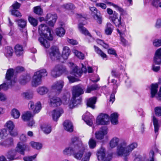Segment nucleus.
<instances>
[{"instance_id": "1", "label": "nucleus", "mask_w": 161, "mask_h": 161, "mask_svg": "<svg viewBox=\"0 0 161 161\" xmlns=\"http://www.w3.org/2000/svg\"><path fill=\"white\" fill-rule=\"evenodd\" d=\"M110 147L113 148L118 146L116 152V154L119 156L123 157L124 161H129L127 157L131 152L138 147V143L136 142H132L128 145L127 142L124 140H120L116 137H113L109 143Z\"/></svg>"}, {"instance_id": "2", "label": "nucleus", "mask_w": 161, "mask_h": 161, "mask_svg": "<svg viewBox=\"0 0 161 161\" xmlns=\"http://www.w3.org/2000/svg\"><path fill=\"white\" fill-rule=\"evenodd\" d=\"M70 50L67 46L64 47L63 48L61 55L58 48L56 46L52 47L49 51L51 58L52 60H56L62 63L68 59L70 53Z\"/></svg>"}, {"instance_id": "3", "label": "nucleus", "mask_w": 161, "mask_h": 161, "mask_svg": "<svg viewBox=\"0 0 161 161\" xmlns=\"http://www.w3.org/2000/svg\"><path fill=\"white\" fill-rule=\"evenodd\" d=\"M39 32L41 36L38 40L45 47L47 48L50 46V43L47 40L51 41L53 37L48 27L44 24H41L38 27Z\"/></svg>"}, {"instance_id": "4", "label": "nucleus", "mask_w": 161, "mask_h": 161, "mask_svg": "<svg viewBox=\"0 0 161 161\" xmlns=\"http://www.w3.org/2000/svg\"><path fill=\"white\" fill-rule=\"evenodd\" d=\"M14 70L13 69H10L7 70L6 75L7 82L0 85V90L1 89L4 90H6L14 85L16 81L15 80H12L11 79L14 74ZM6 99V96L4 94L0 92V101L4 102L5 101Z\"/></svg>"}, {"instance_id": "5", "label": "nucleus", "mask_w": 161, "mask_h": 161, "mask_svg": "<svg viewBox=\"0 0 161 161\" xmlns=\"http://www.w3.org/2000/svg\"><path fill=\"white\" fill-rule=\"evenodd\" d=\"M83 93L84 91L82 86L78 85L73 87L72 91L73 97L69 105L70 108H72L80 103V100L79 99L75 100V99L77 97H79Z\"/></svg>"}, {"instance_id": "6", "label": "nucleus", "mask_w": 161, "mask_h": 161, "mask_svg": "<svg viewBox=\"0 0 161 161\" xmlns=\"http://www.w3.org/2000/svg\"><path fill=\"white\" fill-rule=\"evenodd\" d=\"M27 147V146L26 144L22 142H19L15 150H11L8 152L7 155V158L9 160H13L18 159V157H16V152L24 155V151Z\"/></svg>"}, {"instance_id": "7", "label": "nucleus", "mask_w": 161, "mask_h": 161, "mask_svg": "<svg viewBox=\"0 0 161 161\" xmlns=\"http://www.w3.org/2000/svg\"><path fill=\"white\" fill-rule=\"evenodd\" d=\"M47 73L46 69H42L35 72L32 81V85L36 86L40 85L42 82V78L47 76Z\"/></svg>"}, {"instance_id": "8", "label": "nucleus", "mask_w": 161, "mask_h": 161, "mask_svg": "<svg viewBox=\"0 0 161 161\" xmlns=\"http://www.w3.org/2000/svg\"><path fill=\"white\" fill-rule=\"evenodd\" d=\"M86 148L87 146L83 144L81 142H79L77 145L75 146V152L73 155L74 157L78 160L81 159Z\"/></svg>"}, {"instance_id": "9", "label": "nucleus", "mask_w": 161, "mask_h": 161, "mask_svg": "<svg viewBox=\"0 0 161 161\" xmlns=\"http://www.w3.org/2000/svg\"><path fill=\"white\" fill-rule=\"evenodd\" d=\"M113 154V153H111L105 157L106 149L103 147H101L98 149L97 153V156L99 161H110L112 158Z\"/></svg>"}, {"instance_id": "10", "label": "nucleus", "mask_w": 161, "mask_h": 161, "mask_svg": "<svg viewBox=\"0 0 161 161\" xmlns=\"http://www.w3.org/2000/svg\"><path fill=\"white\" fill-rule=\"evenodd\" d=\"M82 65V67L80 70V69H78V67L73 63L69 62L68 66L71 70V74L76 77H80L81 76L82 72H86L87 70L86 67L83 65V64Z\"/></svg>"}, {"instance_id": "11", "label": "nucleus", "mask_w": 161, "mask_h": 161, "mask_svg": "<svg viewBox=\"0 0 161 161\" xmlns=\"http://www.w3.org/2000/svg\"><path fill=\"white\" fill-rule=\"evenodd\" d=\"M66 71V67L62 64L56 65L52 70L51 75L54 77H57Z\"/></svg>"}, {"instance_id": "12", "label": "nucleus", "mask_w": 161, "mask_h": 161, "mask_svg": "<svg viewBox=\"0 0 161 161\" xmlns=\"http://www.w3.org/2000/svg\"><path fill=\"white\" fill-rule=\"evenodd\" d=\"M158 88V85L157 83L152 84L151 88V97H155L158 100L161 101V87L160 88L159 92L157 93Z\"/></svg>"}, {"instance_id": "13", "label": "nucleus", "mask_w": 161, "mask_h": 161, "mask_svg": "<svg viewBox=\"0 0 161 161\" xmlns=\"http://www.w3.org/2000/svg\"><path fill=\"white\" fill-rule=\"evenodd\" d=\"M123 13H126L125 11L124 12L122 13V14H120V15L123 14ZM109 18L116 27H119L120 26H121L122 23L121 16L119 17L118 14L115 11H114V14L110 16Z\"/></svg>"}, {"instance_id": "14", "label": "nucleus", "mask_w": 161, "mask_h": 161, "mask_svg": "<svg viewBox=\"0 0 161 161\" xmlns=\"http://www.w3.org/2000/svg\"><path fill=\"white\" fill-rule=\"evenodd\" d=\"M109 119V117L108 115L101 114L97 117L96 122L98 125H106L108 124Z\"/></svg>"}, {"instance_id": "15", "label": "nucleus", "mask_w": 161, "mask_h": 161, "mask_svg": "<svg viewBox=\"0 0 161 161\" xmlns=\"http://www.w3.org/2000/svg\"><path fill=\"white\" fill-rule=\"evenodd\" d=\"M28 107L30 109L32 110L34 113H37L42 108V104L40 102H37L35 105L34 102L31 101L28 103Z\"/></svg>"}, {"instance_id": "16", "label": "nucleus", "mask_w": 161, "mask_h": 161, "mask_svg": "<svg viewBox=\"0 0 161 161\" xmlns=\"http://www.w3.org/2000/svg\"><path fill=\"white\" fill-rule=\"evenodd\" d=\"M49 103L51 106L55 107L60 106L62 102L59 97L55 96L50 98Z\"/></svg>"}, {"instance_id": "17", "label": "nucleus", "mask_w": 161, "mask_h": 161, "mask_svg": "<svg viewBox=\"0 0 161 161\" xmlns=\"http://www.w3.org/2000/svg\"><path fill=\"white\" fill-rule=\"evenodd\" d=\"M108 132V128L106 126L102 127L100 130L96 132L95 134L96 138L99 140L103 139L104 136L106 135Z\"/></svg>"}, {"instance_id": "18", "label": "nucleus", "mask_w": 161, "mask_h": 161, "mask_svg": "<svg viewBox=\"0 0 161 161\" xmlns=\"http://www.w3.org/2000/svg\"><path fill=\"white\" fill-rule=\"evenodd\" d=\"M153 63L158 65H161V47L156 51L153 57Z\"/></svg>"}, {"instance_id": "19", "label": "nucleus", "mask_w": 161, "mask_h": 161, "mask_svg": "<svg viewBox=\"0 0 161 161\" xmlns=\"http://www.w3.org/2000/svg\"><path fill=\"white\" fill-rule=\"evenodd\" d=\"M57 18V16L56 14H48L46 17L45 20H49L48 22L49 25L50 26H54Z\"/></svg>"}, {"instance_id": "20", "label": "nucleus", "mask_w": 161, "mask_h": 161, "mask_svg": "<svg viewBox=\"0 0 161 161\" xmlns=\"http://www.w3.org/2000/svg\"><path fill=\"white\" fill-rule=\"evenodd\" d=\"M64 84V82L62 80L55 82L52 86V89L55 91L60 92L63 88Z\"/></svg>"}, {"instance_id": "21", "label": "nucleus", "mask_w": 161, "mask_h": 161, "mask_svg": "<svg viewBox=\"0 0 161 161\" xmlns=\"http://www.w3.org/2000/svg\"><path fill=\"white\" fill-rule=\"evenodd\" d=\"M63 113L62 109L58 108L53 110L51 112V114L53 120L57 121Z\"/></svg>"}, {"instance_id": "22", "label": "nucleus", "mask_w": 161, "mask_h": 161, "mask_svg": "<svg viewBox=\"0 0 161 161\" xmlns=\"http://www.w3.org/2000/svg\"><path fill=\"white\" fill-rule=\"evenodd\" d=\"M114 28V26L110 23H107L104 29L105 34L107 35H111L113 31Z\"/></svg>"}, {"instance_id": "23", "label": "nucleus", "mask_w": 161, "mask_h": 161, "mask_svg": "<svg viewBox=\"0 0 161 161\" xmlns=\"http://www.w3.org/2000/svg\"><path fill=\"white\" fill-rule=\"evenodd\" d=\"M90 114L88 112L86 114H84L82 116V119L86 122V124L89 126H91L92 124L93 117L92 116H89Z\"/></svg>"}, {"instance_id": "24", "label": "nucleus", "mask_w": 161, "mask_h": 161, "mask_svg": "<svg viewBox=\"0 0 161 161\" xmlns=\"http://www.w3.org/2000/svg\"><path fill=\"white\" fill-rule=\"evenodd\" d=\"M64 129L67 131L72 132L73 131V125L72 122L69 120H66L64 123Z\"/></svg>"}, {"instance_id": "25", "label": "nucleus", "mask_w": 161, "mask_h": 161, "mask_svg": "<svg viewBox=\"0 0 161 161\" xmlns=\"http://www.w3.org/2000/svg\"><path fill=\"white\" fill-rule=\"evenodd\" d=\"M75 152V146H71L66 147L63 151V153L66 155L71 156L73 155Z\"/></svg>"}, {"instance_id": "26", "label": "nucleus", "mask_w": 161, "mask_h": 161, "mask_svg": "<svg viewBox=\"0 0 161 161\" xmlns=\"http://www.w3.org/2000/svg\"><path fill=\"white\" fill-rule=\"evenodd\" d=\"M78 29L80 31L82 34L85 35H88L90 37V39L92 40H93L92 37L91 35L89 33L87 29L83 27V25L81 23H80L78 25Z\"/></svg>"}, {"instance_id": "27", "label": "nucleus", "mask_w": 161, "mask_h": 161, "mask_svg": "<svg viewBox=\"0 0 161 161\" xmlns=\"http://www.w3.org/2000/svg\"><path fill=\"white\" fill-rule=\"evenodd\" d=\"M117 32L120 35V43L124 46H126L128 45V43L127 40L124 37L125 34L124 33L121 32L119 29L117 30Z\"/></svg>"}, {"instance_id": "28", "label": "nucleus", "mask_w": 161, "mask_h": 161, "mask_svg": "<svg viewBox=\"0 0 161 161\" xmlns=\"http://www.w3.org/2000/svg\"><path fill=\"white\" fill-rule=\"evenodd\" d=\"M21 96L25 99H30L33 97V92L31 91H27L22 93L21 94Z\"/></svg>"}, {"instance_id": "29", "label": "nucleus", "mask_w": 161, "mask_h": 161, "mask_svg": "<svg viewBox=\"0 0 161 161\" xmlns=\"http://www.w3.org/2000/svg\"><path fill=\"white\" fill-rule=\"evenodd\" d=\"M15 53L18 56L22 55L23 53V49L22 47L19 44L16 45L14 47Z\"/></svg>"}, {"instance_id": "30", "label": "nucleus", "mask_w": 161, "mask_h": 161, "mask_svg": "<svg viewBox=\"0 0 161 161\" xmlns=\"http://www.w3.org/2000/svg\"><path fill=\"white\" fill-rule=\"evenodd\" d=\"M118 115L117 113L112 114L110 116V121L111 123L114 125H116L118 123Z\"/></svg>"}, {"instance_id": "31", "label": "nucleus", "mask_w": 161, "mask_h": 161, "mask_svg": "<svg viewBox=\"0 0 161 161\" xmlns=\"http://www.w3.org/2000/svg\"><path fill=\"white\" fill-rule=\"evenodd\" d=\"M37 93L42 95L47 94L48 92V89L45 86H40L38 87L36 89Z\"/></svg>"}, {"instance_id": "32", "label": "nucleus", "mask_w": 161, "mask_h": 161, "mask_svg": "<svg viewBox=\"0 0 161 161\" xmlns=\"http://www.w3.org/2000/svg\"><path fill=\"white\" fill-rule=\"evenodd\" d=\"M96 98L93 97L90 98L87 101V106L94 109L95 108V104L96 102Z\"/></svg>"}, {"instance_id": "33", "label": "nucleus", "mask_w": 161, "mask_h": 161, "mask_svg": "<svg viewBox=\"0 0 161 161\" xmlns=\"http://www.w3.org/2000/svg\"><path fill=\"white\" fill-rule=\"evenodd\" d=\"M11 116L14 119H18L20 116L19 111L16 108H13L10 112Z\"/></svg>"}, {"instance_id": "34", "label": "nucleus", "mask_w": 161, "mask_h": 161, "mask_svg": "<svg viewBox=\"0 0 161 161\" xmlns=\"http://www.w3.org/2000/svg\"><path fill=\"white\" fill-rule=\"evenodd\" d=\"M32 117V115L31 113L29 111L24 113L21 116L22 119L25 121L29 120Z\"/></svg>"}, {"instance_id": "35", "label": "nucleus", "mask_w": 161, "mask_h": 161, "mask_svg": "<svg viewBox=\"0 0 161 161\" xmlns=\"http://www.w3.org/2000/svg\"><path fill=\"white\" fill-rule=\"evenodd\" d=\"M43 132L46 134L50 133L52 131L51 126L50 125H44L41 127Z\"/></svg>"}, {"instance_id": "36", "label": "nucleus", "mask_w": 161, "mask_h": 161, "mask_svg": "<svg viewBox=\"0 0 161 161\" xmlns=\"http://www.w3.org/2000/svg\"><path fill=\"white\" fill-rule=\"evenodd\" d=\"M105 3L109 6H112L116 10H118L120 12L121 14H122V12H124V10L121 8L117 4H114L112 2L108 1H106Z\"/></svg>"}, {"instance_id": "37", "label": "nucleus", "mask_w": 161, "mask_h": 161, "mask_svg": "<svg viewBox=\"0 0 161 161\" xmlns=\"http://www.w3.org/2000/svg\"><path fill=\"white\" fill-rule=\"evenodd\" d=\"M152 120L154 127L155 132V133H156L158 132L159 127L158 120L154 116H153V117Z\"/></svg>"}, {"instance_id": "38", "label": "nucleus", "mask_w": 161, "mask_h": 161, "mask_svg": "<svg viewBox=\"0 0 161 161\" xmlns=\"http://www.w3.org/2000/svg\"><path fill=\"white\" fill-rule=\"evenodd\" d=\"M95 52L99 56H101L103 58H107V56L106 54L104 53L98 47L96 46H94Z\"/></svg>"}, {"instance_id": "39", "label": "nucleus", "mask_w": 161, "mask_h": 161, "mask_svg": "<svg viewBox=\"0 0 161 161\" xmlns=\"http://www.w3.org/2000/svg\"><path fill=\"white\" fill-rule=\"evenodd\" d=\"M14 52L13 50L10 47H7L5 49V55L7 57H10L13 55Z\"/></svg>"}, {"instance_id": "40", "label": "nucleus", "mask_w": 161, "mask_h": 161, "mask_svg": "<svg viewBox=\"0 0 161 161\" xmlns=\"http://www.w3.org/2000/svg\"><path fill=\"white\" fill-rule=\"evenodd\" d=\"M56 33L59 36L62 37L65 34V30L63 27L58 28L56 29Z\"/></svg>"}, {"instance_id": "41", "label": "nucleus", "mask_w": 161, "mask_h": 161, "mask_svg": "<svg viewBox=\"0 0 161 161\" xmlns=\"http://www.w3.org/2000/svg\"><path fill=\"white\" fill-rule=\"evenodd\" d=\"M98 88V86L97 84L88 86L87 89L85 91V92L87 93H89L92 91L97 90Z\"/></svg>"}, {"instance_id": "42", "label": "nucleus", "mask_w": 161, "mask_h": 161, "mask_svg": "<svg viewBox=\"0 0 161 161\" xmlns=\"http://www.w3.org/2000/svg\"><path fill=\"white\" fill-rule=\"evenodd\" d=\"M15 21L17 22L19 26L21 28H24L26 25L27 22L26 20L21 19L18 20H16Z\"/></svg>"}, {"instance_id": "43", "label": "nucleus", "mask_w": 161, "mask_h": 161, "mask_svg": "<svg viewBox=\"0 0 161 161\" xmlns=\"http://www.w3.org/2000/svg\"><path fill=\"white\" fill-rule=\"evenodd\" d=\"M30 144L32 147L36 149H40L42 147V144L39 142H31L30 143Z\"/></svg>"}, {"instance_id": "44", "label": "nucleus", "mask_w": 161, "mask_h": 161, "mask_svg": "<svg viewBox=\"0 0 161 161\" xmlns=\"http://www.w3.org/2000/svg\"><path fill=\"white\" fill-rule=\"evenodd\" d=\"M13 142V139L12 138H8L5 141L1 143V145L5 146H8L11 145Z\"/></svg>"}, {"instance_id": "45", "label": "nucleus", "mask_w": 161, "mask_h": 161, "mask_svg": "<svg viewBox=\"0 0 161 161\" xmlns=\"http://www.w3.org/2000/svg\"><path fill=\"white\" fill-rule=\"evenodd\" d=\"M84 152H85V153L84 154V157L82 158L83 161H89L92 154V153L90 151H85Z\"/></svg>"}, {"instance_id": "46", "label": "nucleus", "mask_w": 161, "mask_h": 161, "mask_svg": "<svg viewBox=\"0 0 161 161\" xmlns=\"http://www.w3.org/2000/svg\"><path fill=\"white\" fill-rule=\"evenodd\" d=\"M8 135L7 130L5 129H3L0 130V139H4Z\"/></svg>"}, {"instance_id": "47", "label": "nucleus", "mask_w": 161, "mask_h": 161, "mask_svg": "<svg viewBox=\"0 0 161 161\" xmlns=\"http://www.w3.org/2000/svg\"><path fill=\"white\" fill-rule=\"evenodd\" d=\"M5 126L9 130H13L14 127V125L13 122L11 120H9L7 122L5 125Z\"/></svg>"}, {"instance_id": "48", "label": "nucleus", "mask_w": 161, "mask_h": 161, "mask_svg": "<svg viewBox=\"0 0 161 161\" xmlns=\"http://www.w3.org/2000/svg\"><path fill=\"white\" fill-rule=\"evenodd\" d=\"M28 20L30 24L34 26H36L38 24L37 20L31 16H29Z\"/></svg>"}, {"instance_id": "49", "label": "nucleus", "mask_w": 161, "mask_h": 161, "mask_svg": "<svg viewBox=\"0 0 161 161\" xmlns=\"http://www.w3.org/2000/svg\"><path fill=\"white\" fill-rule=\"evenodd\" d=\"M30 80V77L28 76H22L20 77L19 81L20 83L24 85L28 82Z\"/></svg>"}, {"instance_id": "50", "label": "nucleus", "mask_w": 161, "mask_h": 161, "mask_svg": "<svg viewBox=\"0 0 161 161\" xmlns=\"http://www.w3.org/2000/svg\"><path fill=\"white\" fill-rule=\"evenodd\" d=\"M73 53L75 56L80 59H83L84 58V54L76 50H74L73 51Z\"/></svg>"}, {"instance_id": "51", "label": "nucleus", "mask_w": 161, "mask_h": 161, "mask_svg": "<svg viewBox=\"0 0 161 161\" xmlns=\"http://www.w3.org/2000/svg\"><path fill=\"white\" fill-rule=\"evenodd\" d=\"M89 9L91 12V14H93L94 18L95 16L98 14V13L100 14V12H98L97 9L94 7H90Z\"/></svg>"}, {"instance_id": "52", "label": "nucleus", "mask_w": 161, "mask_h": 161, "mask_svg": "<svg viewBox=\"0 0 161 161\" xmlns=\"http://www.w3.org/2000/svg\"><path fill=\"white\" fill-rule=\"evenodd\" d=\"M34 12L36 14L41 15L43 13V11L40 6H37L34 8Z\"/></svg>"}, {"instance_id": "53", "label": "nucleus", "mask_w": 161, "mask_h": 161, "mask_svg": "<svg viewBox=\"0 0 161 161\" xmlns=\"http://www.w3.org/2000/svg\"><path fill=\"white\" fill-rule=\"evenodd\" d=\"M132 156L134 158V161H142V157L139 154H136V153L134 152L132 153Z\"/></svg>"}, {"instance_id": "54", "label": "nucleus", "mask_w": 161, "mask_h": 161, "mask_svg": "<svg viewBox=\"0 0 161 161\" xmlns=\"http://www.w3.org/2000/svg\"><path fill=\"white\" fill-rule=\"evenodd\" d=\"M97 44L102 45L105 48L107 49L109 47V46L107 44L105 43L103 40L97 39L96 40Z\"/></svg>"}, {"instance_id": "55", "label": "nucleus", "mask_w": 161, "mask_h": 161, "mask_svg": "<svg viewBox=\"0 0 161 161\" xmlns=\"http://www.w3.org/2000/svg\"><path fill=\"white\" fill-rule=\"evenodd\" d=\"M154 27L156 29H159L161 28V18H158L156 20Z\"/></svg>"}, {"instance_id": "56", "label": "nucleus", "mask_w": 161, "mask_h": 161, "mask_svg": "<svg viewBox=\"0 0 161 161\" xmlns=\"http://www.w3.org/2000/svg\"><path fill=\"white\" fill-rule=\"evenodd\" d=\"M88 144L90 148L91 149L94 148L96 147V141L92 139H90L89 140Z\"/></svg>"}, {"instance_id": "57", "label": "nucleus", "mask_w": 161, "mask_h": 161, "mask_svg": "<svg viewBox=\"0 0 161 161\" xmlns=\"http://www.w3.org/2000/svg\"><path fill=\"white\" fill-rule=\"evenodd\" d=\"M154 47H158L161 46V38L159 39H155L153 42Z\"/></svg>"}, {"instance_id": "58", "label": "nucleus", "mask_w": 161, "mask_h": 161, "mask_svg": "<svg viewBox=\"0 0 161 161\" xmlns=\"http://www.w3.org/2000/svg\"><path fill=\"white\" fill-rule=\"evenodd\" d=\"M11 12L12 15L17 17H20L22 16L18 10L15 9H13Z\"/></svg>"}, {"instance_id": "59", "label": "nucleus", "mask_w": 161, "mask_h": 161, "mask_svg": "<svg viewBox=\"0 0 161 161\" xmlns=\"http://www.w3.org/2000/svg\"><path fill=\"white\" fill-rule=\"evenodd\" d=\"M36 156L37 154H36L33 156L25 157L24 158V160L25 161H33L36 158Z\"/></svg>"}, {"instance_id": "60", "label": "nucleus", "mask_w": 161, "mask_h": 161, "mask_svg": "<svg viewBox=\"0 0 161 161\" xmlns=\"http://www.w3.org/2000/svg\"><path fill=\"white\" fill-rule=\"evenodd\" d=\"M157 64H155L153 63L152 65V69L155 72H157L160 69V67L159 66L157 65Z\"/></svg>"}, {"instance_id": "61", "label": "nucleus", "mask_w": 161, "mask_h": 161, "mask_svg": "<svg viewBox=\"0 0 161 161\" xmlns=\"http://www.w3.org/2000/svg\"><path fill=\"white\" fill-rule=\"evenodd\" d=\"M156 115L158 116H161V107H157L155 108Z\"/></svg>"}, {"instance_id": "62", "label": "nucleus", "mask_w": 161, "mask_h": 161, "mask_svg": "<svg viewBox=\"0 0 161 161\" xmlns=\"http://www.w3.org/2000/svg\"><path fill=\"white\" fill-rule=\"evenodd\" d=\"M79 142H81L78 140V138L77 137H74L71 139V142L73 144H74V145L73 146H75L77 145L78 143Z\"/></svg>"}, {"instance_id": "63", "label": "nucleus", "mask_w": 161, "mask_h": 161, "mask_svg": "<svg viewBox=\"0 0 161 161\" xmlns=\"http://www.w3.org/2000/svg\"><path fill=\"white\" fill-rule=\"evenodd\" d=\"M95 16L97 18L96 19L97 20V22L99 24H101L102 22V18L101 15L98 14Z\"/></svg>"}, {"instance_id": "64", "label": "nucleus", "mask_w": 161, "mask_h": 161, "mask_svg": "<svg viewBox=\"0 0 161 161\" xmlns=\"http://www.w3.org/2000/svg\"><path fill=\"white\" fill-rule=\"evenodd\" d=\"M21 5L20 4L18 3L17 2H14L12 5V7H13L14 9H18L20 7Z\"/></svg>"}]
</instances>
